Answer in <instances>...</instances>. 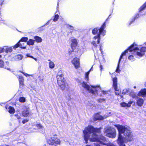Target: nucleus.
Returning <instances> with one entry per match:
<instances>
[{"label": "nucleus", "mask_w": 146, "mask_h": 146, "mask_svg": "<svg viewBox=\"0 0 146 146\" xmlns=\"http://www.w3.org/2000/svg\"><path fill=\"white\" fill-rule=\"evenodd\" d=\"M119 132L117 142L119 146H125L124 143H127L133 140V135L129 127L119 125H115Z\"/></svg>", "instance_id": "f257e3e1"}, {"label": "nucleus", "mask_w": 146, "mask_h": 146, "mask_svg": "<svg viewBox=\"0 0 146 146\" xmlns=\"http://www.w3.org/2000/svg\"><path fill=\"white\" fill-rule=\"evenodd\" d=\"M129 51L132 52V53L136 55L137 57L139 58L142 57L145 54L146 51V47H143L141 48L138 47L136 44L134 43L133 44L131 45L128 48V49L126 50L124 52H123L119 60L117 68L115 70V72L117 73H119L121 70L119 69V64L121 59L123 56L125 55V54L127 53Z\"/></svg>", "instance_id": "f03ea898"}, {"label": "nucleus", "mask_w": 146, "mask_h": 146, "mask_svg": "<svg viewBox=\"0 0 146 146\" xmlns=\"http://www.w3.org/2000/svg\"><path fill=\"white\" fill-rule=\"evenodd\" d=\"M100 132V129L94 128L91 125H89L85 128L83 131V133L86 143H88V139L91 141H99L100 139L97 133H99Z\"/></svg>", "instance_id": "7ed1b4c3"}, {"label": "nucleus", "mask_w": 146, "mask_h": 146, "mask_svg": "<svg viewBox=\"0 0 146 146\" xmlns=\"http://www.w3.org/2000/svg\"><path fill=\"white\" fill-rule=\"evenodd\" d=\"M108 20V18L106 20L99 29L96 27L92 30V33L93 35L98 34L93 37V39L94 40L97 39V43H96V41L95 40L92 41L91 43L92 46L96 48L98 47L97 44H99L100 43L101 39L100 35H102L103 36H104L105 35L106 31L104 30V29L106 27V23Z\"/></svg>", "instance_id": "20e7f679"}, {"label": "nucleus", "mask_w": 146, "mask_h": 146, "mask_svg": "<svg viewBox=\"0 0 146 146\" xmlns=\"http://www.w3.org/2000/svg\"><path fill=\"white\" fill-rule=\"evenodd\" d=\"M57 83L60 88L62 90H65L66 88V80L64 78V73L62 70H59L56 76Z\"/></svg>", "instance_id": "39448f33"}, {"label": "nucleus", "mask_w": 146, "mask_h": 146, "mask_svg": "<svg viewBox=\"0 0 146 146\" xmlns=\"http://www.w3.org/2000/svg\"><path fill=\"white\" fill-rule=\"evenodd\" d=\"M82 86L88 91L89 93L93 95L98 94V91L101 90V87L100 86L98 85L96 86H92L91 87L92 88L90 89L89 86L86 82H84L82 83Z\"/></svg>", "instance_id": "423d86ee"}, {"label": "nucleus", "mask_w": 146, "mask_h": 146, "mask_svg": "<svg viewBox=\"0 0 146 146\" xmlns=\"http://www.w3.org/2000/svg\"><path fill=\"white\" fill-rule=\"evenodd\" d=\"M72 43L71 44L70 46L72 50H69L68 52L69 55H70L74 51V50L76 48L78 44V42L77 40L76 39H74L71 40Z\"/></svg>", "instance_id": "0eeeda50"}, {"label": "nucleus", "mask_w": 146, "mask_h": 146, "mask_svg": "<svg viewBox=\"0 0 146 146\" xmlns=\"http://www.w3.org/2000/svg\"><path fill=\"white\" fill-rule=\"evenodd\" d=\"M117 74L115 72L112 73L111 74V78L113 82V86L114 88L116 89L117 86V78L116 77Z\"/></svg>", "instance_id": "6e6552de"}, {"label": "nucleus", "mask_w": 146, "mask_h": 146, "mask_svg": "<svg viewBox=\"0 0 146 146\" xmlns=\"http://www.w3.org/2000/svg\"><path fill=\"white\" fill-rule=\"evenodd\" d=\"M71 62L74 65L75 68L77 69L80 67V62L78 58L75 57L72 60Z\"/></svg>", "instance_id": "1a4fd4ad"}, {"label": "nucleus", "mask_w": 146, "mask_h": 146, "mask_svg": "<svg viewBox=\"0 0 146 146\" xmlns=\"http://www.w3.org/2000/svg\"><path fill=\"white\" fill-rule=\"evenodd\" d=\"M116 136L115 129L112 127H110V138H114Z\"/></svg>", "instance_id": "9d476101"}, {"label": "nucleus", "mask_w": 146, "mask_h": 146, "mask_svg": "<svg viewBox=\"0 0 146 146\" xmlns=\"http://www.w3.org/2000/svg\"><path fill=\"white\" fill-rule=\"evenodd\" d=\"M22 114L24 117H27L29 114V112L27 108L25 107L23 108V111L22 112Z\"/></svg>", "instance_id": "9b49d317"}, {"label": "nucleus", "mask_w": 146, "mask_h": 146, "mask_svg": "<svg viewBox=\"0 0 146 146\" xmlns=\"http://www.w3.org/2000/svg\"><path fill=\"white\" fill-rule=\"evenodd\" d=\"M19 47L22 49H25L26 48V46H22V44L19 41L13 46V48L15 49L16 48Z\"/></svg>", "instance_id": "f8f14e48"}, {"label": "nucleus", "mask_w": 146, "mask_h": 146, "mask_svg": "<svg viewBox=\"0 0 146 146\" xmlns=\"http://www.w3.org/2000/svg\"><path fill=\"white\" fill-rule=\"evenodd\" d=\"M138 95L139 96L142 97L146 96V89H143L141 90L138 93Z\"/></svg>", "instance_id": "ddd939ff"}, {"label": "nucleus", "mask_w": 146, "mask_h": 146, "mask_svg": "<svg viewBox=\"0 0 146 146\" xmlns=\"http://www.w3.org/2000/svg\"><path fill=\"white\" fill-rule=\"evenodd\" d=\"M20 86L23 87L24 85V81L23 77L22 76H19L18 78Z\"/></svg>", "instance_id": "4468645a"}, {"label": "nucleus", "mask_w": 146, "mask_h": 146, "mask_svg": "<svg viewBox=\"0 0 146 146\" xmlns=\"http://www.w3.org/2000/svg\"><path fill=\"white\" fill-rule=\"evenodd\" d=\"M54 145L56 146L57 145H59L60 143V140L58 138L53 137Z\"/></svg>", "instance_id": "2eb2a0df"}, {"label": "nucleus", "mask_w": 146, "mask_h": 146, "mask_svg": "<svg viewBox=\"0 0 146 146\" xmlns=\"http://www.w3.org/2000/svg\"><path fill=\"white\" fill-rule=\"evenodd\" d=\"M100 112L95 113L94 115L93 119H104V117L100 115Z\"/></svg>", "instance_id": "dca6fc26"}, {"label": "nucleus", "mask_w": 146, "mask_h": 146, "mask_svg": "<svg viewBox=\"0 0 146 146\" xmlns=\"http://www.w3.org/2000/svg\"><path fill=\"white\" fill-rule=\"evenodd\" d=\"M144 101L143 99L139 98L137 99V105L139 106H142L143 104Z\"/></svg>", "instance_id": "f3484780"}, {"label": "nucleus", "mask_w": 146, "mask_h": 146, "mask_svg": "<svg viewBox=\"0 0 146 146\" xmlns=\"http://www.w3.org/2000/svg\"><path fill=\"white\" fill-rule=\"evenodd\" d=\"M128 94L129 96L133 98L135 97L136 96L133 90L130 89H129Z\"/></svg>", "instance_id": "a211bd4d"}, {"label": "nucleus", "mask_w": 146, "mask_h": 146, "mask_svg": "<svg viewBox=\"0 0 146 146\" xmlns=\"http://www.w3.org/2000/svg\"><path fill=\"white\" fill-rule=\"evenodd\" d=\"M34 38L35 39L34 40H35V41L37 43L40 42L42 41V38L38 36H35Z\"/></svg>", "instance_id": "6ab92c4d"}, {"label": "nucleus", "mask_w": 146, "mask_h": 146, "mask_svg": "<svg viewBox=\"0 0 146 146\" xmlns=\"http://www.w3.org/2000/svg\"><path fill=\"white\" fill-rule=\"evenodd\" d=\"M35 42V40H34L30 39L29 40H27V43L29 46L33 45L34 44Z\"/></svg>", "instance_id": "aec40b11"}, {"label": "nucleus", "mask_w": 146, "mask_h": 146, "mask_svg": "<svg viewBox=\"0 0 146 146\" xmlns=\"http://www.w3.org/2000/svg\"><path fill=\"white\" fill-rule=\"evenodd\" d=\"M47 143L49 145H53L54 142L53 140V137H52L47 140Z\"/></svg>", "instance_id": "412c9836"}, {"label": "nucleus", "mask_w": 146, "mask_h": 146, "mask_svg": "<svg viewBox=\"0 0 146 146\" xmlns=\"http://www.w3.org/2000/svg\"><path fill=\"white\" fill-rule=\"evenodd\" d=\"M9 112L11 114L14 113L15 112V110L14 108L11 106H10L9 107Z\"/></svg>", "instance_id": "4be33fe9"}, {"label": "nucleus", "mask_w": 146, "mask_h": 146, "mask_svg": "<svg viewBox=\"0 0 146 146\" xmlns=\"http://www.w3.org/2000/svg\"><path fill=\"white\" fill-rule=\"evenodd\" d=\"M48 61H50L49 63V67L50 68H53L54 67V62L51 61L50 59H49Z\"/></svg>", "instance_id": "5701e85b"}, {"label": "nucleus", "mask_w": 146, "mask_h": 146, "mask_svg": "<svg viewBox=\"0 0 146 146\" xmlns=\"http://www.w3.org/2000/svg\"><path fill=\"white\" fill-rule=\"evenodd\" d=\"M28 40V38L27 37H23L21 38L19 40V41L21 42H27Z\"/></svg>", "instance_id": "b1692460"}, {"label": "nucleus", "mask_w": 146, "mask_h": 146, "mask_svg": "<svg viewBox=\"0 0 146 146\" xmlns=\"http://www.w3.org/2000/svg\"><path fill=\"white\" fill-rule=\"evenodd\" d=\"M139 15L138 14H137L135 15L134 18L132 19V20L130 22L129 24V25H131L132 23H133V21H135V20L136 19L139 18Z\"/></svg>", "instance_id": "393cba45"}, {"label": "nucleus", "mask_w": 146, "mask_h": 146, "mask_svg": "<svg viewBox=\"0 0 146 146\" xmlns=\"http://www.w3.org/2000/svg\"><path fill=\"white\" fill-rule=\"evenodd\" d=\"M146 8V2L145 3L141 6L139 9V12H141L144 10Z\"/></svg>", "instance_id": "a878e982"}, {"label": "nucleus", "mask_w": 146, "mask_h": 146, "mask_svg": "<svg viewBox=\"0 0 146 146\" xmlns=\"http://www.w3.org/2000/svg\"><path fill=\"white\" fill-rule=\"evenodd\" d=\"M115 90V93L116 95H119L121 92L120 90H119L117 88V87L116 89L114 88Z\"/></svg>", "instance_id": "bb28decb"}, {"label": "nucleus", "mask_w": 146, "mask_h": 146, "mask_svg": "<svg viewBox=\"0 0 146 146\" xmlns=\"http://www.w3.org/2000/svg\"><path fill=\"white\" fill-rule=\"evenodd\" d=\"M12 51V49L11 47H7L5 49V52L6 53L11 52Z\"/></svg>", "instance_id": "cd10ccee"}, {"label": "nucleus", "mask_w": 146, "mask_h": 146, "mask_svg": "<svg viewBox=\"0 0 146 146\" xmlns=\"http://www.w3.org/2000/svg\"><path fill=\"white\" fill-rule=\"evenodd\" d=\"M59 17V16L58 14L55 15L54 16V18L53 19V21H56Z\"/></svg>", "instance_id": "c85d7f7f"}, {"label": "nucleus", "mask_w": 146, "mask_h": 146, "mask_svg": "<svg viewBox=\"0 0 146 146\" xmlns=\"http://www.w3.org/2000/svg\"><path fill=\"white\" fill-rule=\"evenodd\" d=\"M128 59L131 61H133L135 60V58H134L133 55H130L128 57Z\"/></svg>", "instance_id": "c756f323"}, {"label": "nucleus", "mask_w": 146, "mask_h": 146, "mask_svg": "<svg viewBox=\"0 0 146 146\" xmlns=\"http://www.w3.org/2000/svg\"><path fill=\"white\" fill-rule=\"evenodd\" d=\"M19 100L20 102H25V98L22 97H20Z\"/></svg>", "instance_id": "7c9ffc66"}, {"label": "nucleus", "mask_w": 146, "mask_h": 146, "mask_svg": "<svg viewBox=\"0 0 146 146\" xmlns=\"http://www.w3.org/2000/svg\"><path fill=\"white\" fill-rule=\"evenodd\" d=\"M129 89V88L124 89L123 90L122 94H125L127 93L128 94Z\"/></svg>", "instance_id": "2f4dec72"}, {"label": "nucleus", "mask_w": 146, "mask_h": 146, "mask_svg": "<svg viewBox=\"0 0 146 146\" xmlns=\"http://www.w3.org/2000/svg\"><path fill=\"white\" fill-rule=\"evenodd\" d=\"M89 71H88L86 72V73L85 75V78L86 79L87 81H88V76L89 74L90 73Z\"/></svg>", "instance_id": "473e14b6"}, {"label": "nucleus", "mask_w": 146, "mask_h": 146, "mask_svg": "<svg viewBox=\"0 0 146 146\" xmlns=\"http://www.w3.org/2000/svg\"><path fill=\"white\" fill-rule=\"evenodd\" d=\"M19 121L20 123L22 122L23 124H24L28 122V120L27 119H20Z\"/></svg>", "instance_id": "72a5a7b5"}, {"label": "nucleus", "mask_w": 146, "mask_h": 146, "mask_svg": "<svg viewBox=\"0 0 146 146\" xmlns=\"http://www.w3.org/2000/svg\"><path fill=\"white\" fill-rule=\"evenodd\" d=\"M19 72H20V73H22L25 76H26V77H27V76H30V75L28 74H27L25 72H23V71H19Z\"/></svg>", "instance_id": "f704fd0d"}, {"label": "nucleus", "mask_w": 146, "mask_h": 146, "mask_svg": "<svg viewBox=\"0 0 146 146\" xmlns=\"http://www.w3.org/2000/svg\"><path fill=\"white\" fill-rule=\"evenodd\" d=\"M4 63L2 60H0V67H2L3 66Z\"/></svg>", "instance_id": "c9c22d12"}, {"label": "nucleus", "mask_w": 146, "mask_h": 146, "mask_svg": "<svg viewBox=\"0 0 146 146\" xmlns=\"http://www.w3.org/2000/svg\"><path fill=\"white\" fill-rule=\"evenodd\" d=\"M105 132L106 133H107L108 134H106V135L108 137L109 136L110 134V129H108L105 130Z\"/></svg>", "instance_id": "e433bc0d"}, {"label": "nucleus", "mask_w": 146, "mask_h": 146, "mask_svg": "<svg viewBox=\"0 0 146 146\" xmlns=\"http://www.w3.org/2000/svg\"><path fill=\"white\" fill-rule=\"evenodd\" d=\"M23 56L21 54H18L17 56V59L19 60H21Z\"/></svg>", "instance_id": "4c0bfd02"}, {"label": "nucleus", "mask_w": 146, "mask_h": 146, "mask_svg": "<svg viewBox=\"0 0 146 146\" xmlns=\"http://www.w3.org/2000/svg\"><path fill=\"white\" fill-rule=\"evenodd\" d=\"M133 101H131L129 102L127 104V107H129L131 106V105L133 103Z\"/></svg>", "instance_id": "58836bf2"}, {"label": "nucleus", "mask_w": 146, "mask_h": 146, "mask_svg": "<svg viewBox=\"0 0 146 146\" xmlns=\"http://www.w3.org/2000/svg\"><path fill=\"white\" fill-rule=\"evenodd\" d=\"M120 104L122 107H127V103H126L125 102H122V103H121Z\"/></svg>", "instance_id": "ea45409f"}, {"label": "nucleus", "mask_w": 146, "mask_h": 146, "mask_svg": "<svg viewBox=\"0 0 146 146\" xmlns=\"http://www.w3.org/2000/svg\"><path fill=\"white\" fill-rule=\"evenodd\" d=\"M105 100L104 99L99 98L97 100V101L98 102L101 103L104 101Z\"/></svg>", "instance_id": "a19ab883"}, {"label": "nucleus", "mask_w": 146, "mask_h": 146, "mask_svg": "<svg viewBox=\"0 0 146 146\" xmlns=\"http://www.w3.org/2000/svg\"><path fill=\"white\" fill-rule=\"evenodd\" d=\"M5 52V49L3 47H0V53Z\"/></svg>", "instance_id": "79ce46f5"}, {"label": "nucleus", "mask_w": 146, "mask_h": 146, "mask_svg": "<svg viewBox=\"0 0 146 146\" xmlns=\"http://www.w3.org/2000/svg\"><path fill=\"white\" fill-rule=\"evenodd\" d=\"M36 126L37 128L38 129L42 128L43 127L42 126H41L40 124H37Z\"/></svg>", "instance_id": "37998d69"}, {"label": "nucleus", "mask_w": 146, "mask_h": 146, "mask_svg": "<svg viewBox=\"0 0 146 146\" xmlns=\"http://www.w3.org/2000/svg\"><path fill=\"white\" fill-rule=\"evenodd\" d=\"M26 56L27 57H30L31 58H33V56L29 54H26Z\"/></svg>", "instance_id": "c03bdc74"}, {"label": "nucleus", "mask_w": 146, "mask_h": 146, "mask_svg": "<svg viewBox=\"0 0 146 146\" xmlns=\"http://www.w3.org/2000/svg\"><path fill=\"white\" fill-rule=\"evenodd\" d=\"M102 92L103 94H106L108 93V92L107 91L104 90H102Z\"/></svg>", "instance_id": "a18cd8bd"}, {"label": "nucleus", "mask_w": 146, "mask_h": 146, "mask_svg": "<svg viewBox=\"0 0 146 146\" xmlns=\"http://www.w3.org/2000/svg\"><path fill=\"white\" fill-rule=\"evenodd\" d=\"M68 28H70V29L71 30H73L74 29L73 27L70 25H68Z\"/></svg>", "instance_id": "49530a36"}, {"label": "nucleus", "mask_w": 146, "mask_h": 146, "mask_svg": "<svg viewBox=\"0 0 146 146\" xmlns=\"http://www.w3.org/2000/svg\"><path fill=\"white\" fill-rule=\"evenodd\" d=\"M38 78H39V80L40 81L42 82L43 81V77H41L40 76H39Z\"/></svg>", "instance_id": "de8ad7c7"}, {"label": "nucleus", "mask_w": 146, "mask_h": 146, "mask_svg": "<svg viewBox=\"0 0 146 146\" xmlns=\"http://www.w3.org/2000/svg\"><path fill=\"white\" fill-rule=\"evenodd\" d=\"M100 68L101 70H102L103 69V67L102 65H100Z\"/></svg>", "instance_id": "09e8293b"}, {"label": "nucleus", "mask_w": 146, "mask_h": 146, "mask_svg": "<svg viewBox=\"0 0 146 146\" xmlns=\"http://www.w3.org/2000/svg\"><path fill=\"white\" fill-rule=\"evenodd\" d=\"M100 50L102 52V45L100 44Z\"/></svg>", "instance_id": "8fccbe9b"}, {"label": "nucleus", "mask_w": 146, "mask_h": 146, "mask_svg": "<svg viewBox=\"0 0 146 146\" xmlns=\"http://www.w3.org/2000/svg\"><path fill=\"white\" fill-rule=\"evenodd\" d=\"M32 58L33 59L35 60L36 61L37 60V59L36 58L34 57L33 56V58Z\"/></svg>", "instance_id": "3c124183"}, {"label": "nucleus", "mask_w": 146, "mask_h": 146, "mask_svg": "<svg viewBox=\"0 0 146 146\" xmlns=\"http://www.w3.org/2000/svg\"><path fill=\"white\" fill-rule=\"evenodd\" d=\"M110 146H115V145L114 144H113L112 143H110Z\"/></svg>", "instance_id": "603ef678"}, {"label": "nucleus", "mask_w": 146, "mask_h": 146, "mask_svg": "<svg viewBox=\"0 0 146 146\" xmlns=\"http://www.w3.org/2000/svg\"><path fill=\"white\" fill-rule=\"evenodd\" d=\"M92 68H93V67L92 66L91 67V68L90 69V70L88 71H89V72H90V71L93 70Z\"/></svg>", "instance_id": "864d4df0"}, {"label": "nucleus", "mask_w": 146, "mask_h": 146, "mask_svg": "<svg viewBox=\"0 0 146 146\" xmlns=\"http://www.w3.org/2000/svg\"><path fill=\"white\" fill-rule=\"evenodd\" d=\"M2 3V1H0V6L2 5V4H3Z\"/></svg>", "instance_id": "5fc2aeb1"}, {"label": "nucleus", "mask_w": 146, "mask_h": 146, "mask_svg": "<svg viewBox=\"0 0 146 146\" xmlns=\"http://www.w3.org/2000/svg\"><path fill=\"white\" fill-rule=\"evenodd\" d=\"M78 50H78V49H77V51H76V52H78ZM75 52H76V51H75Z\"/></svg>", "instance_id": "6e6d98bb"}, {"label": "nucleus", "mask_w": 146, "mask_h": 146, "mask_svg": "<svg viewBox=\"0 0 146 146\" xmlns=\"http://www.w3.org/2000/svg\"><path fill=\"white\" fill-rule=\"evenodd\" d=\"M145 86L146 87V81L145 82Z\"/></svg>", "instance_id": "4d7b16f0"}, {"label": "nucleus", "mask_w": 146, "mask_h": 146, "mask_svg": "<svg viewBox=\"0 0 146 146\" xmlns=\"http://www.w3.org/2000/svg\"><path fill=\"white\" fill-rule=\"evenodd\" d=\"M22 44V46L25 44L24 43H21Z\"/></svg>", "instance_id": "13d9d810"}, {"label": "nucleus", "mask_w": 146, "mask_h": 146, "mask_svg": "<svg viewBox=\"0 0 146 146\" xmlns=\"http://www.w3.org/2000/svg\"><path fill=\"white\" fill-rule=\"evenodd\" d=\"M7 106H5V108H6V109H7Z\"/></svg>", "instance_id": "bf43d9fd"}, {"label": "nucleus", "mask_w": 146, "mask_h": 146, "mask_svg": "<svg viewBox=\"0 0 146 146\" xmlns=\"http://www.w3.org/2000/svg\"><path fill=\"white\" fill-rule=\"evenodd\" d=\"M134 88H135V89L136 88V86H134Z\"/></svg>", "instance_id": "052dcab7"}, {"label": "nucleus", "mask_w": 146, "mask_h": 146, "mask_svg": "<svg viewBox=\"0 0 146 146\" xmlns=\"http://www.w3.org/2000/svg\"><path fill=\"white\" fill-rule=\"evenodd\" d=\"M1 57H2V56H1V55H0V58H1Z\"/></svg>", "instance_id": "680f3d73"}, {"label": "nucleus", "mask_w": 146, "mask_h": 146, "mask_svg": "<svg viewBox=\"0 0 146 146\" xmlns=\"http://www.w3.org/2000/svg\"><path fill=\"white\" fill-rule=\"evenodd\" d=\"M144 44H145L146 45V42H145L144 43Z\"/></svg>", "instance_id": "e2e57ef3"}, {"label": "nucleus", "mask_w": 146, "mask_h": 146, "mask_svg": "<svg viewBox=\"0 0 146 146\" xmlns=\"http://www.w3.org/2000/svg\"><path fill=\"white\" fill-rule=\"evenodd\" d=\"M5 146H9V145H6Z\"/></svg>", "instance_id": "0e129e2a"}, {"label": "nucleus", "mask_w": 146, "mask_h": 146, "mask_svg": "<svg viewBox=\"0 0 146 146\" xmlns=\"http://www.w3.org/2000/svg\"><path fill=\"white\" fill-rule=\"evenodd\" d=\"M20 117L19 118V119H20ZM19 118H18V119H19Z\"/></svg>", "instance_id": "69168bd1"}]
</instances>
